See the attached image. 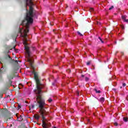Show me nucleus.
<instances>
[{
  "instance_id": "nucleus-1",
  "label": "nucleus",
  "mask_w": 128,
  "mask_h": 128,
  "mask_svg": "<svg viewBox=\"0 0 128 128\" xmlns=\"http://www.w3.org/2000/svg\"><path fill=\"white\" fill-rule=\"evenodd\" d=\"M34 78L36 80V88L38 90V92L36 93V102L39 105L40 108V115L42 116V126L44 128H48V123L44 120V114H46V112L44 110V106H46V103L44 102V100L42 98V96H40V90L42 88V85L40 84V79L38 78V75L36 72L34 73Z\"/></svg>"
},
{
  "instance_id": "nucleus-2",
  "label": "nucleus",
  "mask_w": 128,
  "mask_h": 128,
  "mask_svg": "<svg viewBox=\"0 0 128 128\" xmlns=\"http://www.w3.org/2000/svg\"><path fill=\"white\" fill-rule=\"evenodd\" d=\"M33 16L32 7L30 6V10L26 14V20H23L22 22V26H23L24 28L20 30L21 36L24 38L26 36V34H28V28H30V24H32V22H34V19L32 18Z\"/></svg>"
},
{
  "instance_id": "nucleus-3",
  "label": "nucleus",
  "mask_w": 128,
  "mask_h": 128,
  "mask_svg": "<svg viewBox=\"0 0 128 128\" xmlns=\"http://www.w3.org/2000/svg\"><path fill=\"white\" fill-rule=\"evenodd\" d=\"M28 42V40L26 38H24L23 40V44L24 46V48L26 50V54L27 58H28V62H30V65L32 64V63L34 62V60L30 58V47H28V44L26 42Z\"/></svg>"
},
{
  "instance_id": "nucleus-4",
  "label": "nucleus",
  "mask_w": 128,
  "mask_h": 128,
  "mask_svg": "<svg viewBox=\"0 0 128 128\" xmlns=\"http://www.w3.org/2000/svg\"><path fill=\"white\" fill-rule=\"evenodd\" d=\"M100 102H104V98H100Z\"/></svg>"
},
{
  "instance_id": "nucleus-5",
  "label": "nucleus",
  "mask_w": 128,
  "mask_h": 128,
  "mask_svg": "<svg viewBox=\"0 0 128 128\" xmlns=\"http://www.w3.org/2000/svg\"><path fill=\"white\" fill-rule=\"evenodd\" d=\"M94 90L96 94H100V90H98L96 89H95Z\"/></svg>"
},
{
  "instance_id": "nucleus-6",
  "label": "nucleus",
  "mask_w": 128,
  "mask_h": 128,
  "mask_svg": "<svg viewBox=\"0 0 128 128\" xmlns=\"http://www.w3.org/2000/svg\"><path fill=\"white\" fill-rule=\"evenodd\" d=\"M35 118H36V120H38L40 118V116L36 114L35 116Z\"/></svg>"
},
{
  "instance_id": "nucleus-7",
  "label": "nucleus",
  "mask_w": 128,
  "mask_h": 128,
  "mask_svg": "<svg viewBox=\"0 0 128 128\" xmlns=\"http://www.w3.org/2000/svg\"><path fill=\"white\" fill-rule=\"evenodd\" d=\"M126 16H122V20H126Z\"/></svg>"
},
{
  "instance_id": "nucleus-8",
  "label": "nucleus",
  "mask_w": 128,
  "mask_h": 128,
  "mask_svg": "<svg viewBox=\"0 0 128 128\" xmlns=\"http://www.w3.org/2000/svg\"><path fill=\"white\" fill-rule=\"evenodd\" d=\"M78 34H79V36H82V34H80V32H77Z\"/></svg>"
},
{
  "instance_id": "nucleus-9",
  "label": "nucleus",
  "mask_w": 128,
  "mask_h": 128,
  "mask_svg": "<svg viewBox=\"0 0 128 128\" xmlns=\"http://www.w3.org/2000/svg\"><path fill=\"white\" fill-rule=\"evenodd\" d=\"M99 40H100V42H102V44H104V41L102 40V38L100 37H98Z\"/></svg>"
},
{
  "instance_id": "nucleus-10",
  "label": "nucleus",
  "mask_w": 128,
  "mask_h": 128,
  "mask_svg": "<svg viewBox=\"0 0 128 128\" xmlns=\"http://www.w3.org/2000/svg\"><path fill=\"white\" fill-rule=\"evenodd\" d=\"M48 102H52V100L50 98L48 100Z\"/></svg>"
},
{
  "instance_id": "nucleus-11",
  "label": "nucleus",
  "mask_w": 128,
  "mask_h": 128,
  "mask_svg": "<svg viewBox=\"0 0 128 128\" xmlns=\"http://www.w3.org/2000/svg\"><path fill=\"white\" fill-rule=\"evenodd\" d=\"M112 8H114V6H111V8H109V10H112Z\"/></svg>"
},
{
  "instance_id": "nucleus-12",
  "label": "nucleus",
  "mask_w": 128,
  "mask_h": 128,
  "mask_svg": "<svg viewBox=\"0 0 128 128\" xmlns=\"http://www.w3.org/2000/svg\"><path fill=\"white\" fill-rule=\"evenodd\" d=\"M86 64L87 66H90V62H87Z\"/></svg>"
},
{
  "instance_id": "nucleus-13",
  "label": "nucleus",
  "mask_w": 128,
  "mask_h": 128,
  "mask_svg": "<svg viewBox=\"0 0 128 128\" xmlns=\"http://www.w3.org/2000/svg\"><path fill=\"white\" fill-rule=\"evenodd\" d=\"M121 28L122 30H124V25L121 26Z\"/></svg>"
},
{
  "instance_id": "nucleus-14",
  "label": "nucleus",
  "mask_w": 128,
  "mask_h": 128,
  "mask_svg": "<svg viewBox=\"0 0 128 128\" xmlns=\"http://www.w3.org/2000/svg\"><path fill=\"white\" fill-rule=\"evenodd\" d=\"M124 122H128V118H124Z\"/></svg>"
},
{
  "instance_id": "nucleus-15",
  "label": "nucleus",
  "mask_w": 128,
  "mask_h": 128,
  "mask_svg": "<svg viewBox=\"0 0 128 128\" xmlns=\"http://www.w3.org/2000/svg\"><path fill=\"white\" fill-rule=\"evenodd\" d=\"M124 22H128V20L127 19V20H124Z\"/></svg>"
},
{
  "instance_id": "nucleus-16",
  "label": "nucleus",
  "mask_w": 128,
  "mask_h": 128,
  "mask_svg": "<svg viewBox=\"0 0 128 128\" xmlns=\"http://www.w3.org/2000/svg\"><path fill=\"white\" fill-rule=\"evenodd\" d=\"M92 10H94V8H90V11L92 12Z\"/></svg>"
},
{
  "instance_id": "nucleus-17",
  "label": "nucleus",
  "mask_w": 128,
  "mask_h": 128,
  "mask_svg": "<svg viewBox=\"0 0 128 128\" xmlns=\"http://www.w3.org/2000/svg\"><path fill=\"white\" fill-rule=\"evenodd\" d=\"M85 80H86V82H88V78H86Z\"/></svg>"
},
{
  "instance_id": "nucleus-18",
  "label": "nucleus",
  "mask_w": 128,
  "mask_h": 128,
  "mask_svg": "<svg viewBox=\"0 0 128 128\" xmlns=\"http://www.w3.org/2000/svg\"><path fill=\"white\" fill-rule=\"evenodd\" d=\"M123 86H126V83L122 84Z\"/></svg>"
},
{
  "instance_id": "nucleus-19",
  "label": "nucleus",
  "mask_w": 128,
  "mask_h": 128,
  "mask_svg": "<svg viewBox=\"0 0 128 128\" xmlns=\"http://www.w3.org/2000/svg\"><path fill=\"white\" fill-rule=\"evenodd\" d=\"M114 124V126H118V123H117V122H115V123Z\"/></svg>"
},
{
  "instance_id": "nucleus-20",
  "label": "nucleus",
  "mask_w": 128,
  "mask_h": 128,
  "mask_svg": "<svg viewBox=\"0 0 128 128\" xmlns=\"http://www.w3.org/2000/svg\"><path fill=\"white\" fill-rule=\"evenodd\" d=\"M32 108H34V105L32 106Z\"/></svg>"
},
{
  "instance_id": "nucleus-21",
  "label": "nucleus",
  "mask_w": 128,
  "mask_h": 128,
  "mask_svg": "<svg viewBox=\"0 0 128 128\" xmlns=\"http://www.w3.org/2000/svg\"><path fill=\"white\" fill-rule=\"evenodd\" d=\"M97 24H100V22H97Z\"/></svg>"
},
{
  "instance_id": "nucleus-22",
  "label": "nucleus",
  "mask_w": 128,
  "mask_h": 128,
  "mask_svg": "<svg viewBox=\"0 0 128 128\" xmlns=\"http://www.w3.org/2000/svg\"><path fill=\"white\" fill-rule=\"evenodd\" d=\"M8 78H10V79H11V80H12V79L14 78H10V77H8Z\"/></svg>"
},
{
  "instance_id": "nucleus-23",
  "label": "nucleus",
  "mask_w": 128,
  "mask_h": 128,
  "mask_svg": "<svg viewBox=\"0 0 128 128\" xmlns=\"http://www.w3.org/2000/svg\"><path fill=\"white\" fill-rule=\"evenodd\" d=\"M82 78H84V75H82Z\"/></svg>"
},
{
  "instance_id": "nucleus-24",
  "label": "nucleus",
  "mask_w": 128,
  "mask_h": 128,
  "mask_svg": "<svg viewBox=\"0 0 128 128\" xmlns=\"http://www.w3.org/2000/svg\"><path fill=\"white\" fill-rule=\"evenodd\" d=\"M50 24L51 26H52V23H50Z\"/></svg>"
},
{
  "instance_id": "nucleus-25",
  "label": "nucleus",
  "mask_w": 128,
  "mask_h": 128,
  "mask_svg": "<svg viewBox=\"0 0 128 128\" xmlns=\"http://www.w3.org/2000/svg\"><path fill=\"white\" fill-rule=\"evenodd\" d=\"M53 86H54V84H52Z\"/></svg>"
},
{
  "instance_id": "nucleus-26",
  "label": "nucleus",
  "mask_w": 128,
  "mask_h": 128,
  "mask_svg": "<svg viewBox=\"0 0 128 128\" xmlns=\"http://www.w3.org/2000/svg\"><path fill=\"white\" fill-rule=\"evenodd\" d=\"M16 62H18V60H16Z\"/></svg>"
},
{
  "instance_id": "nucleus-27",
  "label": "nucleus",
  "mask_w": 128,
  "mask_h": 128,
  "mask_svg": "<svg viewBox=\"0 0 128 128\" xmlns=\"http://www.w3.org/2000/svg\"><path fill=\"white\" fill-rule=\"evenodd\" d=\"M19 108H20V107H19Z\"/></svg>"
}]
</instances>
